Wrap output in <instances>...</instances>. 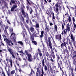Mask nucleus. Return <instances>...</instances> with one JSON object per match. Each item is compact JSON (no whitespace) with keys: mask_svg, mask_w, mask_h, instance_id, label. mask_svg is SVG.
<instances>
[{"mask_svg":"<svg viewBox=\"0 0 76 76\" xmlns=\"http://www.w3.org/2000/svg\"><path fill=\"white\" fill-rule=\"evenodd\" d=\"M61 3L62 4V2H61L60 3L59 2H58L55 5L56 7H58V6H60V5L61 4Z\"/></svg>","mask_w":76,"mask_h":76,"instance_id":"nucleus-14","label":"nucleus"},{"mask_svg":"<svg viewBox=\"0 0 76 76\" xmlns=\"http://www.w3.org/2000/svg\"><path fill=\"white\" fill-rule=\"evenodd\" d=\"M62 72L63 73L62 74V76H63V75H66L65 76H67V75H66V72H63V70L62 71Z\"/></svg>","mask_w":76,"mask_h":76,"instance_id":"nucleus-30","label":"nucleus"},{"mask_svg":"<svg viewBox=\"0 0 76 76\" xmlns=\"http://www.w3.org/2000/svg\"><path fill=\"white\" fill-rule=\"evenodd\" d=\"M0 32H1V29L0 28ZM0 40L1 42V45H3L4 46V44L3 43V41H2V39H1V34H0Z\"/></svg>","mask_w":76,"mask_h":76,"instance_id":"nucleus-12","label":"nucleus"},{"mask_svg":"<svg viewBox=\"0 0 76 76\" xmlns=\"http://www.w3.org/2000/svg\"><path fill=\"white\" fill-rule=\"evenodd\" d=\"M54 29L56 31H57V25H55Z\"/></svg>","mask_w":76,"mask_h":76,"instance_id":"nucleus-36","label":"nucleus"},{"mask_svg":"<svg viewBox=\"0 0 76 76\" xmlns=\"http://www.w3.org/2000/svg\"><path fill=\"white\" fill-rule=\"evenodd\" d=\"M36 30L38 32H39V25L38 23H36Z\"/></svg>","mask_w":76,"mask_h":76,"instance_id":"nucleus-8","label":"nucleus"},{"mask_svg":"<svg viewBox=\"0 0 76 76\" xmlns=\"http://www.w3.org/2000/svg\"><path fill=\"white\" fill-rule=\"evenodd\" d=\"M19 53H22L23 54H24L23 52V50H21L20 51H19Z\"/></svg>","mask_w":76,"mask_h":76,"instance_id":"nucleus-46","label":"nucleus"},{"mask_svg":"<svg viewBox=\"0 0 76 76\" xmlns=\"http://www.w3.org/2000/svg\"><path fill=\"white\" fill-rule=\"evenodd\" d=\"M69 44L71 46V47L72 48V49H73V46H72V43H71V42H70V40H69Z\"/></svg>","mask_w":76,"mask_h":76,"instance_id":"nucleus-32","label":"nucleus"},{"mask_svg":"<svg viewBox=\"0 0 76 76\" xmlns=\"http://www.w3.org/2000/svg\"><path fill=\"white\" fill-rule=\"evenodd\" d=\"M28 60L29 61H32V58H31V55H29V56H28Z\"/></svg>","mask_w":76,"mask_h":76,"instance_id":"nucleus-11","label":"nucleus"},{"mask_svg":"<svg viewBox=\"0 0 76 76\" xmlns=\"http://www.w3.org/2000/svg\"><path fill=\"white\" fill-rule=\"evenodd\" d=\"M44 31H42L41 32V35L40 36V38H42L43 37V35H44Z\"/></svg>","mask_w":76,"mask_h":76,"instance_id":"nucleus-23","label":"nucleus"},{"mask_svg":"<svg viewBox=\"0 0 76 76\" xmlns=\"http://www.w3.org/2000/svg\"><path fill=\"white\" fill-rule=\"evenodd\" d=\"M17 7H18V6L16 5H13V7H12L11 8V12L13 11V10H14V9H15V8H16Z\"/></svg>","mask_w":76,"mask_h":76,"instance_id":"nucleus-10","label":"nucleus"},{"mask_svg":"<svg viewBox=\"0 0 76 76\" xmlns=\"http://www.w3.org/2000/svg\"><path fill=\"white\" fill-rule=\"evenodd\" d=\"M72 20L74 22H75V17H72Z\"/></svg>","mask_w":76,"mask_h":76,"instance_id":"nucleus-57","label":"nucleus"},{"mask_svg":"<svg viewBox=\"0 0 76 76\" xmlns=\"http://www.w3.org/2000/svg\"><path fill=\"white\" fill-rule=\"evenodd\" d=\"M20 19L21 21L23 22V23H25V21H24V18H23V17L22 15L21 16V17L20 18Z\"/></svg>","mask_w":76,"mask_h":76,"instance_id":"nucleus-16","label":"nucleus"},{"mask_svg":"<svg viewBox=\"0 0 76 76\" xmlns=\"http://www.w3.org/2000/svg\"><path fill=\"white\" fill-rule=\"evenodd\" d=\"M65 42L66 39H64L63 43H62L61 45V48H63L64 46H65V47L66 48V49H67V47H66V43Z\"/></svg>","mask_w":76,"mask_h":76,"instance_id":"nucleus-4","label":"nucleus"},{"mask_svg":"<svg viewBox=\"0 0 76 76\" xmlns=\"http://www.w3.org/2000/svg\"><path fill=\"white\" fill-rule=\"evenodd\" d=\"M9 61L10 63V65H11V67H12V66L13 65V62L12 61V59H9Z\"/></svg>","mask_w":76,"mask_h":76,"instance_id":"nucleus-17","label":"nucleus"},{"mask_svg":"<svg viewBox=\"0 0 76 76\" xmlns=\"http://www.w3.org/2000/svg\"><path fill=\"white\" fill-rule=\"evenodd\" d=\"M15 73V70H12V71H11V74L12 75H13Z\"/></svg>","mask_w":76,"mask_h":76,"instance_id":"nucleus-33","label":"nucleus"},{"mask_svg":"<svg viewBox=\"0 0 76 76\" xmlns=\"http://www.w3.org/2000/svg\"><path fill=\"white\" fill-rule=\"evenodd\" d=\"M4 41H6V42L7 43V44L10 45V46H11L10 43L12 45H13V43L12 40H9L7 38H5L4 39Z\"/></svg>","mask_w":76,"mask_h":76,"instance_id":"nucleus-3","label":"nucleus"},{"mask_svg":"<svg viewBox=\"0 0 76 76\" xmlns=\"http://www.w3.org/2000/svg\"><path fill=\"white\" fill-rule=\"evenodd\" d=\"M56 12L57 15H58V8L57 7H56Z\"/></svg>","mask_w":76,"mask_h":76,"instance_id":"nucleus-24","label":"nucleus"},{"mask_svg":"<svg viewBox=\"0 0 76 76\" xmlns=\"http://www.w3.org/2000/svg\"><path fill=\"white\" fill-rule=\"evenodd\" d=\"M29 40H28V39H26L25 40V42H26V43H27L28 44V42H29Z\"/></svg>","mask_w":76,"mask_h":76,"instance_id":"nucleus-51","label":"nucleus"},{"mask_svg":"<svg viewBox=\"0 0 76 76\" xmlns=\"http://www.w3.org/2000/svg\"><path fill=\"white\" fill-rule=\"evenodd\" d=\"M2 37L4 38H6V36H5V35L4 34H2Z\"/></svg>","mask_w":76,"mask_h":76,"instance_id":"nucleus-62","label":"nucleus"},{"mask_svg":"<svg viewBox=\"0 0 76 76\" xmlns=\"http://www.w3.org/2000/svg\"><path fill=\"white\" fill-rule=\"evenodd\" d=\"M32 42L33 44H35V45H37V42L36 41H32Z\"/></svg>","mask_w":76,"mask_h":76,"instance_id":"nucleus-42","label":"nucleus"},{"mask_svg":"<svg viewBox=\"0 0 76 76\" xmlns=\"http://www.w3.org/2000/svg\"><path fill=\"white\" fill-rule=\"evenodd\" d=\"M8 51L10 52V53L11 54H12V53H13V52H12V49H8Z\"/></svg>","mask_w":76,"mask_h":76,"instance_id":"nucleus-28","label":"nucleus"},{"mask_svg":"<svg viewBox=\"0 0 76 76\" xmlns=\"http://www.w3.org/2000/svg\"><path fill=\"white\" fill-rule=\"evenodd\" d=\"M44 4H46V5H47V1H46V0H44Z\"/></svg>","mask_w":76,"mask_h":76,"instance_id":"nucleus-45","label":"nucleus"},{"mask_svg":"<svg viewBox=\"0 0 76 76\" xmlns=\"http://www.w3.org/2000/svg\"><path fill=\"white\" fill-rule=\"evenodd\" d=\"M64 25H63V24H62V29L63 30V29H64Z\"/></svg>","mask_w":76,"mask_h":76,"instance_id":"nucleus-43","label":"nucleus"},{"mask_svg":"<svg viewBox=\"0 0 76 76\" xmlns=\"http://www.w3.org/2000/svg\"><path fill=\"white\" fill-rule=\"evenodd\" d=\"M32 12H33V10H32V9L31 8V10L30 12V14H32Z\"/></svg>","mask_w":76,"mask_h":76,"instance_id":"nucleus-52","label":"nucleus"},{"mask_svg":"<svg viewBox=\"0 0 76 76\" xmlns=\"http://www.w3.org/2000/svg\"><path fill=\"white\" fill-rule=\"evenodd\" d=\"M30 35H31V39L32 41L34 40V36H33V34H30Z\"/></svg>","mask_w":76,"mask_h":76,"instance_id":"nucleus-21","label":"nucleus"},{"mask_svg":"<svg viewBox=\"0 0 76 76\" xmlns=\"http://www.w3.org/2000/svg\"><path fill=\"white\" fill-rule=\"evenodd\" d=\"M11 2L12 3H13L14 4H15V2L13 0H11Z\"/></svg>","mask_w":76,"mask_h":76,"instance_id":"nucleus-49","label":"nucleus"},{"mask_svg":"<svg viewBox=\"0 0 76 76\" xmlns=\"http://www.w3.org/2000/svg\"><path fill=\"white\" fill-rule=\"evenodd\" d=\"M56 56H57V58H58V60L59 59H60V56H59L58 55H57V54H56Z\"/></svg>","mask_w":76,"mask_h":76,"instance_id":"nucleus-55","label":"nucleus"},{"mask_svg":"<svg viewBox=\"0 0 76 76\" xmlns=\"http://www.w3.org/2000/svg\"><path fill=\"white\" fill-rule=\"evenodd\" d=\"M26 18H27V19H28V20H29V17L28 16V14L26 13Z\"/></svg>","mask_w":76,"mask_h":76,"instance_id":"nucleus-41","label":"nucleus"},{"mask_svg":"<svg viewBox=\"0 0 76 76\" xmlns=\"http://www.w3.org/2000/svg\"><path fill=\"white\" fill-rule=\"evenodd\" d=\"M44 68L45 70V71H47V70L48 69L47 68V67L45 65Z\"/></svg>","mask_w":76,"mask_h":76,"instance_id":"nucleus-34","label":"nucleus"},{"mask_svg":"<svg viewBox=\"0 0 76 76\" xmlns=\"http://www.w3.org/2000/svg\"><path fill=\"white\" fill-rule=\"evenodd\" d=\"M18 44H19L20 45H21V46H22V47L23 46V43L21 41H19L18 42Z\"/></svg>","mask_w":76,"mask_h":76,"instance_id":"nucleus-19","label":"nucleus"},{"mask_svg":"<svg viewBox=\"0 0 76 76\" xmlns=\"http://www.w3.org/2000/svg\"><path fill=\"white\" fill-rule=\"evenodd\" d=\"M10 32H12V31H13V28H10Z\"/></svg>","mask_w":76,"mask_h":76,"instance_id":"nucleus-56","label":"nucleus"},{"mask_svg":"<svg viewBox=\"0 0 76 76\" xmlns=\"http://www.w3.org/2000/svg\"><path fill=\"white\" fill-rule=\"evenodd\" d=\"M38 52L39 53H41V50H40V49H39V48H38Z\"/></svg>","mask_w":76,"mask_h":76,"instance_id":"nucleus-53","label":"nucleus"},{"mask_svg":"<svg viewBox=\"0 0 76 76\" xmlns=\"http://www.w3.org/2000/svg\"><path fill=\"white\" fill-rule=\"evenodd\" d=\"M68 42H69V40L68 39L67 41L65 42V43L66 44L68 45Z\"/></svg>","mask_w":76,"mask_h":76,"instance_id":"nucleus-61","label":"nucleus"},{"mask_svg":"<svg viewBox=\"0 0 76 76\" xmlns=\"http://www.w3.org/2000/svg\"><path fill=\"white\" fill-rule=\"evenodd\" d=\"M51 14H52L53 16L52 17V20L53 21L54 24H55V22L54 21V19H55V16H54V13H53V12H51Z\"/></svg>","mask_w":76,"mask_h":76,"instance_id":"nucleus-9","label":"nucleus"},{"mask_svg":"<svg viewBox=\"0 0 76 76\" xmlns=\"http://www.w3.org/2000/svg\"><path fill=\"white\" fill-rule=\"evenodd\" d=\"M44 60L45 62H46L47 61V58H46V57H45L44 58Z\"/></svg>","mask_w":76,"mask_h":76,"instance_id":"nucleus-64","label":"nucleus"},{"mask_svg":"<svg viewBox=\"0 0 76 76\" xmlns=\"http://www.w3.org/2000/svg\"><path fill=\"white\" fill-rule=\"evenodd\" d=\"M25 52L27 56H29V55H31L30 54H28V52H27V51L26 50H25Z\"/></svg>","mask_w":76,"mask_h":76,"instance_id":"nucleus-31","label":"nucleus"},{"mask_svg":"<svg viewBox=\"0 0 76 76\" xmlns=\"http://www.w3.org/2000/svg\"><path fill=\"white\" fill-rule=\"evenodd\" d=\"M73 25H74V26L75 28H76V24L75 23H73Z\"/></svg>","mask_w":76,"mask_h":76,"instance_id":"nucleus-58","label":"nucleus"},{"mask_svg":"<svg viewBox=\"0 0 76 76\" xmlns=\"http://www.w3.org/2000/svg\"><path fill=\"white\" fill-rule=\"evenodd\" d=\"M11 38L12 39L14 40V41H15V39H16V37H15V34L14 33H12L10 36Z\"/></svg>","mask_w":76,"mask_h":76,"instance_id":"nucleus-7","label":"nucleus"},{"mask_svg":"<svg viewBox=\"0 0 76 76\" xmlns=\"http://www.w3.org/2000/svg\"><path fill=\"white\" fill-rule=\"evenodd\" d=\"M4 33L5 35H7L6 37H8L9 36V34H8V33L7 32V30H4Z\"/></svg>","mask_w":76,"mask_h":76,"instance_id":"nucleus-13","label":"nucleus"},{"mask_svg":"<svg viewBox=\"0 0 76 76\" xmlns=\"http://www.w3.org/2000/svg\"><path fill=\"white\" fill-rule=\"evenodd\" d=\"M7 29H8V27L7 26H6L5 27V28L4 29V30H7Z\"/></svg>","mask_w":76,"mask_h":76,"instance_id":"nucleus-63","label":"nucleus"},{"mask_svg":"<svg viewBox=\"0 0 76 76\" xmlns=\"http://www.w3.org/2000/svg\"><path fill=\"white\" fill-rule=\"evenodd\" d=\"M55 38L56 39H58V40H59L60 42H61V39H62L61 35L60 34L56 35L55 36Z\"/></svg>","mask_w":76,"mask_h":76,"instance_id":"nucleus-5","label":"nucleus"},{"mask_svg":"<svg viewBox=\"0 0 76 76\" xmlns=\"http://www.w3.org/2000/svg\"><path fill=\"white\" fill-rule=\"evenodd\" d=\"M30 29L32 32H33L34 31V29L32 27H31Z\"/></svg>","mask_w":76,"mask_h":76,"instance_id":"nucleus-29","label":"nucleus"},{"mask_svg":"<svg viewBox=\"0 0 76 76\" xmlns=\"http://www.w3.org/2000/svg\"><path fill=\"white\" fill-rule=\"evenodd\" d=\"M21 26L22 27L23 30L25 32V29L24 28V26H23V24L22 23L21 24Z\"/></svg>","mask_w":76,"mask_h":76,"instance_id":"nucleus-27","label":"nucleus"},{"mask_svg":"<svg viewBox=\"0 0 76 76\" xmlns=\"http://www.w3.org/2000/svg\"><path fill=\"white\" fill-rule=\"evenodd\" d=\"M47 14L48 15V16H49V17H50L51 18V14L48 11H47L46 12Z\"/></svg>","mask_w":76,"mask_h":76,"instance_id":"nucleus-26","label":"nucleus"},{"mask_svg":"<svg viewBox=\"0 0 76 76\" xmlns=\"http://www.w3.org/2000/svg\"><path fill=\"white\" fill-rule=\"evenodd\" d=\"M51 54L52 55V56L54 55V52H53V50H52V51L51 53Z\"/></svg>","mask_w":76,"mask_h":76,"instance_id":"nucleus-39","label":"nucleus"},{"mask_svg":"<svg viewBox=\"0 0 76 76\" xmlns=\"http://www.w3.org/2000/svg\"><path fill=\"white\" fill-rule=\"evenodd\" d=\"M52 57H53V59H54V58H56V56H55V55L52 56Z\"/></svg>","mask_w":76,"mask_h":76,"instance_id":"nucleus-60","label":"nucleus"},{"mask_svg":"<svg viewBox=\"0 0 76 76\" xmlns=\"http://www.w3.org/2000/svg\"><path fill=\"white\" fill-rule=\"evenodd\" d=\"M66 28L64 30H63L62 32L61 33L62 35H63V34L66 35L67 34V32H69L70 31V24L69 23H68L67 25L66 26Z\"/></svg>","mask_w":76,"mask_h":76,"instance_id":"nucleus-1","label":"nucleus"},{"mask_svg":"<svg viewBox=\"0 0 76 76\" xmlns=\"http://www.w3.org/2000/svg\"><path fill=\"white\" fill-rule=\"evenodd\" d=\"M22 13L24 18H26V15H25V13L24 12V10L23 9H22L21 10Z\"/></svg>","mask_w":76,"mask_h":76,"instance_id":"nucleus-15","label":"nucleus"},{"mask_svg":"<svg viewBox=\"0 0 76 76\" xmlns=\"http://www.w3.org/2000/svg\"><path fill=\"white\" fill-rule=\"evenodd\" d=\"M11 54L12 55V57L13 58H15V56H14V54H13V53H11Z\"/></svg>","mask_w":76,"mask_h":76,"instance_id":"nucleus-40","label":"nucleus"},{"mask_svg":"<svg viewBox=\"0 0 76 76\" xmlns=\"http://www.w3.org/2000/svg\"><path fill=\"white\" fill-rule=\"evenodd\" d=\"M7 23H8L10 25L11 24V23H10V21H9V20H8L7 19Z\"/></svg>","mask_w":76,"mask_h":76,"instance_id":"nucleus-38","label":"nucleus"},{"mask_svg":"<svg viewBox=\"0 0 76 76\" xmlns=\"http://www.w3.org/2000/svg\"><path fill=\"white\" fill-rule=\"evenodd\" d=\"M49 68L50 69V71L51 73L53 74V69H52V68L50 65H49Z\"/></svg>","mask_w":76,"mask_h":76,"instance_id":"nucleus-22","label":"nucleus"},{"mask_svg":"<svg viewBox=\"0 0 76 76\" xmlns=\"http://www.w3.org/2000/svg\"><path fill=\"white\" fill-rule=\"evenodd\" d=\"M50 58H51V59H50V61H52V62H54V60H53V59L52 58V57L51 56L50 57H49Z\"/></svg>","mask_w":76,"mask_h":76,"instance_id":"nucleus-47","label":"nucleus"},{"mask_svg":"<svg viewBox=\"0 0 76 76\" xmlns=\"http://www.w3.org/2000/svg\"><path fill=\"white\" fill-rule=\"evenodd\" d=\"M42 75H44V71L43 70V69H42Z\"/></svg>","mask_w":76,"mask_h":76,"instance_id":"nucleus-54","label":"nucleus"},{"mask_svg":"<svg viewBox=\"0 0 76 76\" xmlns=\"http://www.w3.org/2000/svg\"><path fill=\"white\" fill-rule=\"evenodd\" d=\"M27 1L28 3V4H29V5H31V4H32V1H31L30 0H26Z\"/></svg>","mask_w":76,"mask_h":76,"instance_id":"nucleus-18","label":"nucleus"},{"mask_svg":"<svg viewBox=\"0 0 76 76\" xmlns=\"http://www.w3.org/2000/svg\"><path fill=\"white\" fill-rule=\"evenodd\" d=\"M2 74H3V76H6V75H5V73L3 71H2Z\"/></svg>","mask_w":76,"mask_h":76,"instance_id":"nucleus-48","label":"nucleus"},{"mask_svg":"<svg viewBox=\"0 0 76 76\" xmlns=\"http://www.w3.org/2000/svg\"><path fill=\"white\" fill-rule=\"evenodd\" d=\"M45 42L47 44L48 47L49 46V42H48V40L47 38L45 39Z\"/></svg>","mask_w":76,"mask_h":76,"instance_id":"nucleus-20","label":"nucleus"},{"mask_svg":"<svg viewBox=\"0 0 76 76\" xmlns=\"http://www.w3.org/2000/svg\"><path fill=\"white\" fill-rule=\"evenodd\" d=\"M51 37H49L48 38V42H49V45L50 49L51 50V51H52V50H53V52L54 50L55 49V48H53L52 49V43H51Z\"/></svg>","mask_w":76,"mask_h":76,"instance_id":"nucleus-2","label":"nucleus"},{"mask_svg":"<svg viewBox=\"0 0 76 76\" xmlns=\"http://www.w3.org/2000/svg\"><path fill=\"white\" fill-rule=\"evenodd\" d=\"M32 4H33L32 6H33V7H34V8H36V7H37V6L36 5V4H34L33 3Z\"/></svg>","mask_w":76,"mask_h":76,"instance_id":"nucleus-35","label":"nucleus"},{"mask_svg":"<svg viewBox=\"0 0 76 76\" xmlns=\"http://www.w3.org/2000/svg\"><path fill=\"white\" fill-rule=\"evenodd\" d=\"M25 26L26 27V28H27V30H28V31H29V27H28V25H25Z\"/></svg>","mask_w":76,"mask_h":76,"instance_id":"nucleus-37","label":"nucleus"},{"mask_svg":"<svg viewBox=\"0 0 76 76\" xmlns=\"http://www.w3.org/2000/svg\"><path fill=\"white\" fill-rule=\"evenodd\" d=\"M70 37L71 39V42H75V37L72 34H71Z\"/></svg>","mask_w":76,"mask_h":76,"instance_id":"nucleus-6","label":"nucleus"},{"mask_svg":"<svg viewBox=\"0 0 76 76\" xmlns=\"http://www.w3.org/2000/svg\"><path fill=\"white\" fill-rule=\"evenodd\" d=\"M38 54H39L40 57H42V53L40 52V53H39Z\"/></svg>","mask_w":76,"mask_h":76,"instance_id":"nucleus-50","label":"nucleus"},{"mask_svg":"<svg viewBox=\"0 0 76 76\" xmlns=\"http://www.w3.org/2000/svg\"><path fill=\"white\" fill-rule=\"evenodd\" d=\"M68 21L69 23L72 22V20L71 19V17L70 16H68Z\"/></svg>","mask_w":76,"mask_h":76,"instance_id":"nucleus-25","label":"nucleus"},{"mask_svg":"<svg viewBox=\"0 0 76 76\" xmlns=\"http://www.w3.org/2000/svg\"><path fill=\"white\" fill-rule=\"evenodd\" d=\"M1 1V4H4L6 3V2H5V1L3 0Z\"/></svg>","mask_w":76,"mask_h":76,"instance_id":"nucleus-44","label":"nucleus"},{"mask_svg":"<svg viewBox=\"0 0 76 76\" xmlns=\"http://www.w3.org/2000/svg\"><path fill=\"white\" fill-rule=\"evenodd\" d=\"M8 73H10V69H8V70L7 71V74Z\"/></svg>","mask_w":76,"mask_h":76,"instance_id":"nucleus-59","label":"nucleus"}]
</instances>
